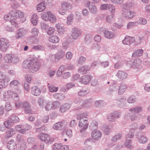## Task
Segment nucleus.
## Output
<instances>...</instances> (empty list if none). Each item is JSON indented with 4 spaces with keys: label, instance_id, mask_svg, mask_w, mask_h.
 <instances>
[{
    "label": "nucleus",
    "instance_id": "nucleus-1",
    "mask_svg": "<svg viewBox=\"0 0 150 150\" xmlns=\"http://www.w3.org/2000/svg\"><path fill=\"white\" fill-rule=\"evenodd\" d=\"M134 1L133 0H128L121 6L122 8L121 15L123 18L126 19H132L134 18L136 16V13L126 8H131L134 7Z\"/></svg>",
    "mask_w": 150,
    "mask_h": 150
},
{
    "label": "nucleus",
    "instance_id": "nucleus-2",
    "mask_svg": "<svg viewBox=\"0 0 150 150\" xmlns=\"http://www.w3.org/2000/svg\"><path fill=\"white\" fill-rule=\"evenodd\" d=\"M24 64L25 65L24 67L28 69L29 71L32 73H34L39 70L41 66V64L38 61L37 58H32L27 61Z\"/></svg>",
    "mask_w": 150,
    "mask_h": 150
},
{
    "label": "nucleus",
    "instance_id": "nucleus-3",
    "mask_svg": "<svg viewBox=\"0 0 150 150\" xmlns=\"http://www.w3.org/2000/svg\"><path fill=\"white\" fill-rule=\"evenodd\" d=\"M25 14L24 12L17 10L12 11L10 13L4 16V19L8 18H11L12 17L16 18H22L24 17Z\"/></svg>",
    "mask_w": 150,
    "mask_h": 150
},
{
    "label": "nucleus",
    "instance_id": "nucleus-4",
    "mask_svg": "<svg viewBox=\"0 0 150 150\" xmlns=\"http://www.w3.org/2000/svg\"><path fill=\"white\" fill-rule=\"evenodd\" d=\"M11 45L9 40L4 38H0V50L3 52H6Z\"/></svg>",
    "mask_w": 150,
    "mask_h": 150
},
{
    "label": "nucleus",
    "instance_id": "nucleus-5",
    "mask_svg": "<svg viewBox=\"0 0 150 150\" xmlns=\"http://www.w3.org/2000/svg\"><path fill=\"white\" fill-rule=\"evenodd\" d=\"M32 128L31 125L26 124L24 125H18L16 126L15 129L16 131L22 134H24L26 132L30 129Z\"/></svg>",
    "mask_w": 150,
    "mask_h": 150
},
{
    "label": "nucleus",
    "instance_id": "nucleus-6",
    "mask_svg": "<svg viewBox=\"0 0 150 150\" xmlns=\"http://www.w3.org/2000/svg\"><path fill=\"white\" fill-rule=\"evenodd\" d=\"M38 137L42 141H44L48 144L52 143V139L50 138L49 135L47 134L40 132L38 134Z\"/></svg>",
    "mask_w": 150,
    "mask_h": 150
},
{
    "label": "nucleus",
    "instance_id": "nucleus-7",
    "mask_svg": "<svg viewBox=\"0 0 150 150\" xmlns=\"http://www.w3.org/2000/svg\"><path fill=\"white\" fill-rule=\"evenodd\" d=\"M80 120L79 126L80 127L82 128L80 130V132L81 133H83L88 127V124L87 123L88 119L87 118H86L84 119H80Z\"/></svg>",
    "mask_w": 150,
    "mask_h": 150
},
{
    "label": "nucleus",
    "instance_id": "nucleus-8",
    "mask_svg": "<svg viewBox=\"0 0 150 150\" xmlns=\"http://www.w3.org/2000/svg\"><path fill=\"white\" fill-rule=\"evenodd\" d=\"M82 34L81 31L76 27H74L71 31V37L73 39L77 40Z\"/></svg>",
    "mask_w": 150,
    "mask_h": 150
},
{
    "label": "nucleus",
    "instance_id": "nucleus-9",
    "mask_svg": "<svg viewBox=\"0 0 150 150\" xmlns=\"http://www.w3.org/2000/svg\"><path fill=\"white\" fill-rule=\"evenodd\" d=\"M52 149L54 150H68V146L63 145L61 143H55L52 146Z\"/></svg>",
    "mask_w": 150,
    "mask_h": 150
},
{
    "label": "nucleus",
    "instance_id": "nucleus-10",
    "mask_svg": "<svg viewBox=\"0 0 150 150\" xmlns=\"http://www.w3.org/2000/svg\"><path fill=\"white\" fill-rule=\"evenodd\" d=\"M27 32V30L24 28H20L17 30L15 37L16 39H19L25 35Z\"/></svg>",
    "mask_w": 150,
    "mask_h": 150
},
{
    "label": "nucleus",
    "instance_id": "nucleus-11",
    "mask_svg": "<svg viewBox=\"0 0 150 150\" xmlns=\"http://www.w3.org/2000/svg\"><path fill=\"white\" fill-rule=\"evenodd\" d=\"M101 132L97 129L94 130L91 134L92 138L95 140H97L100 139L102 136Z\"/></svg>",
    "mask_w": 150,
    "mask_h": 150
},
{
    "label": "nucleus",
    "instance_id": "nucleus-12",
    "mask_svg": "<svg viewBox=\"0 0 150 150\" xmlns=\"http://www.w3.org/2000/svg\"><path fill=\"white\" fill-rule=\"evenodd\" d=\"M135 39L134 37L126 36L124 39L122 40V43L126 45H130L134 42Z\"/></svg>",
    "mask_w": 150,
    "mask_h": 150
},
{
    "label": "nucleus",
    "instance_id": "nucleus-13",
    "mask_svg": "<svg viewBox=\"0 0 150 150\" xmlns=\"http://www.w3.org/2000/svg\"><path fill=\"white\" fill-rule=\"evenodd\" d=\"M120 114L121 112H120L117 111H115L112 113L110 114V115L108 117V119L109 121L115 122V119L119 118Z\"/></svg>",
    "mask_w": 150,
    "mask_h": 150
},
{
    "label": "nucleus",
    "instance_id": "nucleus-14",
    "mask_svg": "<svg viewBox=\"0 0 150 150\" xmlns=\"http://www.w3.org/2000/svg\"><path fill=\"white\" fill-rule=\"evenodd\" d=\"M91 79V76L89 75H86L82 76L80 80V82L83 84L88 83Z\"/></svg>",
    "mask_w": 150,
    "mask_h": 150
},
{
    "label": "nucleus",
    "instance_id": "nucleus-15",
    "mask_svg": "<svg viewBox=\"0 0 150 150\" xmlns=\"http://www.w3.org/2000/svg\"><path fill=\"white\" fill-rule=\"evenodd\" d=\"M46 6V3L43 1L37 5L36 8L38 12H41L45 10Z\"/></svg>",
    "mask_w": 150,
    "mask_h": 150
},
{
    "label": "nucleus",
    "instance_id": "nucleus-16",
    "mask_svg": "<svg viewBox=\"0 0 150 150\" xmlns=\"http://www.w3.org/2000/svg\"><path fill=\"white\" fill-rule=\"evenodd\" d=\"M136 136L137 140L140 143H145L147 141V137L144 135L138 134H136Z\"/></svg>",
    "mask_w": 150,
    "mask_h": 150
},
{
    "label": "nucleus",
    "instance_id": "nucleus-17",
    "mask_svg": "<svg viewBox=\"0 0 150 150\" xmlns=\"http://www.w3.org/2000/svg\"><path fill=\"white\" fill-rule=\"evenodd\" d=\"M31 90V93L35 96H39L41 93L40 89L36 86H33Z\"/></svg>",
    "mask_w": 150,
    "mask_h": 150
},
{
    "label": "nucleus",
    "instance_id": "nucleus-18",
    "mask_svg": "<svg viewBox=\"0 0 150 150\" xmlns=\"http://www.w3.org/2000/svg\"><path fill=\"white\" fill-rule=\"evenodd\" d=\"M7 147L9 150H16L17 145L13 141L11 140L8 142Z\"/></svg>",
    "mask_w": 150,
    "mask_h": 150
},
{
    "label": "nucleus",
    "instance_id": "nucleus-19",
    "mask_svg": "<svg viewBox=\"0 0 150 150\" xmlns=\"http://www.w3.org/2000/svg\"><path fill=\"white\" fill-rule=\"evenodd\" d=\"M42 17V18H47V19H56L55 15L51 11H48L46 13H44Z\"/></svg>",
    "mask_w": 150,
    "mask_h": 150
},
{
    "label": "nucleus",
    "instance_id": "nucleus-20",
    "mask_svg": "<svg viewBox=\"0 0 150 150\" xmlns=\"http://www.w3.org/2000/svg\"><path fill=\"white\" fill-rule=\"evenodd\" d=\"M104 36L108 39H112L115 36V33L108 30H105L104 32Z\"/></svg>",
    "mask_w": 150,
    "mask_h": 150
},
{
    "label": "nucleus",
    "instance_id": "nucleus-21",
    "mask_svg": "<svg viewBox=\"0 0 150 150\" xmlns=\"http://www.w3.org/2000/svg\"><path fill=\"white\" fill-rule=\"evenodd\" d=\"M57 29V32L60 35H62L65 31V27L61 25L60 23H58L56 25Z\"/></svg>",
    "mask_w": 150,
    "mask_h": 150
},
{
    "label": "nucleus",
    "instance_id": "nucleus-22",
    "mask_svg": "<svg viewBox=\"0 0 150 150\" xmlns=\"http://www.w3.org/2000/svg\"><path fill=\"white\" fill-rule=\"evenodd\" d=\"M71 107L70 104L66 103L61 105L60 107V112H64L68 110Z\"/></svg>",
    "mask_w": 150,
    "mask_h": 150
},
{
    "label": "nucleus",
    "instance_id": "nucleus-23",
    "mask_svg": "<svg viewBox=\"0 0 150 150\" xmlns=\"http://www.w3.org/2000/svg\"><path fill=\"white\" fill-rule=\"evenodd\" d=\"M127 88V86L125 84L121 83L119 86L118 93L119 95H122L125 91Z\"/></svg>",
    "mask_w": 150,
    "mask_h": 150
},
{
    "label": "nucleus",
    "instance_id": "nucleus-24",
    "mask_svg": "<svg viewBox=\"0 0 150 150\" xmlns=\"http://www.w3.org/2000/svg\"><path fill=\"white\" fill-rule=\"evenodd\" d=\"M63 126V123L62 122H60L54 124L52 126V128L54 130H60L62 128Z\"/></svg>",
    "mask_w": 150,
    "mask_h": 150
},
{
    "label": "nucleus",
    "instance_id": "nucleus-25",
    "mask_svg": "<svg viewBox=\"0 0 150 150\" xmlns=\"http://www.w3.org/2000/svg\"><path fill=\"white\" fill-rule=\"evenodd\" d=\"M117 76L118 78L122 79H126L127 77V74L122 71H119Z\"/></svg>",
    "mask_w": 150,
    "mask_h": 150
},
{
    "label": "nucleus",
    "instance_id": "nucleus-26",
    "mask_svg": "<svg viewBox=\"0 0 150 150\" xmlns=\"http://www.w3.org/2000/svg\"><path fill=\"white\" fill-rule=\"evenodd\" d=\"M87 4L90 5L89 6V9L91 12L93 14H96L97 12V10L95 5L93 4L90 5V1L88 2Z\"/></svg>",
    "mask_w": 150,
    "mask_h": 150
},
{
    "label": "nucleus",
    "instance_id": "nucleus-27",
    "mask_svg": "<svg viewBox=\"0 0 150 150\" xmlns=\"http://www.w3.org/2000/svg\"><path fill=\"white\" fill-rule=\"evenodd\" d=\"M49 40L52 43H56L59 42V39L57 35H52L51 37H49Z\"/></svg>",
    "mask_w": 150,
    "mask_h": 150
},
{
    "label": "nucleus",
    "instance_id": "nucleus-28",
    "mask_svg": "<svg viewBox=\"0 0 150 150\" xmlns=\"http://www.w3.org/2000/svg\"><path fill=\"white\" fill-rule=\"evenodd\" d=\"M9 120L10 121V123H14L18 122L19 119L18 116H16L14 114H13L11 116Z\"/></svg>",
    "mask_w": 150,
    "mask_h": 150
},
{
    "label": "nucleus",
    "instance_id": "nucleus-29",
    "mask_svg": "<svg viewBox=\"0 0 150 150\" xmlns=\"http://www.w3.org/2000/svg\"><path fill=\"white\" fill-rule=\"evenodd\" d=\"M142 107L137 106L134 108H132L129 110V111L132 113H139L142 112Z\"/></svg>",
    "mask_w": 150,
    "mask_h": 150
},
{
    "label": "nucleus",
    "instance_id": "nucleus-30",
    "mask_svg": "<svg viewBox=\"0 0 150 150\" xmlns=\"http://www.w3.org/2000/svg\"><path fill=\"white\" fill-rule=\"evenodd\" d=\"M143 50L142 49H138L137 50L132 54V57H137L141 56L143 54Z\"/></svg>",
    "mask_w": 150,
    "mask_h": 150
},
{
    "label": "nucleus",
    "instance_id": "nucleus-31",
    "mask_svg": "<svg viewBox=\"0 0 150 150\" xmlns=\"http://www.w3.org/2000/svg\"><path fill=\"white\" fill-rule=\"evenodd\" d=\"M47 86L49 91L51 92H55L57 91L58 87H55L53 85L49 83H47Z\"/></svg>",
    "mask_w": 150,
    "mask_h": 150
},
{
    "label": "nucleus",
    "instance_id": "nucleus-32",
    "mask_svg": "<svg viewBox=\"0 0 150 150\" xmlns=\"http://www.w3.org/2000/svg\"><path fill=\"white\" fill-rule=\"evenodd\" d=\"M132 140L130 139H126L124 144V146L126 147L131 149L133 148V146L132 144Z\"/></svg>",
    "mask_w": 150,
    "mask_h": 150
},
{
    "label": "nucleus",
    "instance_id": "nucleus-33",
    "mask_svg": "<svg viewBox=\"0 0 150 150\" xmlns=\"http://www.w3.org/2000/svg\"><path fill=\"white\" fill-rule=\"evenodd\" d=\"M86 60V57L83 56H81L78 60L76 61V64L79 65H81L84 63Z\"/></svg>",
    "mask_w": 150,
    "mask_h": 150
},
{
    "label": "nucleus",
    "instance_id": "nucleus-34",
    "mask_svg": "<svg viewBox=\"0 0 150 150\" xmlns=\"http://www.w3.org/2000/svg\"><path fill=\"white\" fill-rule=\"evenodd\" d=\"M20 85L19 82L17 80H14L11 81L9 84L10 87L15 88L18 86Z\"/></svg>",
    "mask_w": 150,
    "mask_h": 150
},
{
    "label": "nucleus",
    "instance_id": "nucleus-35",
    "mask_svg": "<svg viewBox=\"0 0 150 150\" xmlns=\"http://www.w3.org/2000/svg\"><path fill=\"white\" fill-rule=\"evenodd\" d=\"M65 54L64 52L63 51H60L56 54L55 58L57 59H60L64 57Z\"/></svg>",
    "mask_w": 150,
    "mask_h": 150
},
{
    "label": "nucleus",
    "instance_id": "nucleus-36",
    "mask_svg": "<svg viewBox=\"0 0 150 150\" xmlns=\"http://www.w3.org/2000/svg\"><path fill=\"white\" fill-rule=\"evenodd\" d=\"M32 49L34 50H44L45 49V47L42 45H38L34 46L32 48Z\"/></svg>",
    "mask_w": 150,
    "mask_h": 150
},
{
    "label": "nucleus",
    "instance_id": "nucleus-37",
    "mask_svg": "<svg viewBox=\"0 0 150 150\" xmlns=\"http://www.w3.org/2000/svg\"><path fill=\"white\" fill-rule=\"evenodd\" d=\"M102 129L103 133L106 135L108 134L110 130V128L106 125H104L102 128Z\"/></svg>",
    "mask_w": 150,
    "mask_h": 150
},
{
    "label": "nucleus",
    "instance_id": "nucleus-38",
    "mask_svg": "<svg viewBox=\"0 0 150 150\" xmlns=\"http://www.w3.org/2000/svg\"><path fill=\"white\" fill-rule=\"evenodd\" d=\"M12 55L11 54H6L4 56V60L5 62L11 63V60Z\"/></svg>",
    "mask_w": 150,
    "mask_h": 150
},
{
    "label": "nucleus",
    "instance_id": "nucleus-39",
    "mask_svg": "<svg viewBox=\"0 0 150 150\" xmlns=\"http://www.w3.org/2000/svg\"><path fill=\"white\" fill-rule=\"evenodd\" d=\"M16 93L14 91H13L11 90H8L7 91L6 94L8 97L9 98H12L13 97H15V95Z\"/></svg>",
    "mask_w": 150,
    "mask_h": 150
},
{
    "label": "nucleus",
    "instance_id": "nucleus-40",
    "mask_svg": "<svg viewBox=\"0 0 150 150\" xmlns=\"http://www.w3.org/2000/svg\"><path fill=\"white\" fill-rule=\"evenodd\" d=\"M108 9L111 12L112 14L113 15L115 12V6L112 4H109Z\"/></svg>",
    "mask_w": 150,
    "mask_h": 150
},
{
    "label": "nucleus",
    "instance_id": "nucleus-41",
    "mask_svg": "<svg viewBox=\"0 0 150 150\" xmlns=\"http://www.w3.org/2000/svg\"><path fill=\"white\" fill-rule=\"evenodd\" d=\"M16 21V19H8V21L11 23V25L16 28H18L19 27L18 23Z\"/></svg>",
    "mask_w": 150,
    "mask_h": 150
},
{
    "label": "nucleus",
    "instance_id": "nucleus-42",
    "mask_svg": "<svg viewBox=\"0 0 150 150\" xmlns=\"http://www.w3.org/2000/svg\"><path fill=\"white\" fill-rule=\"evenodd\" d=\"M98 122L96 121H93L92 122L90 127L92 129H96L98 128Z\"/></svg>",
    "mask_w": 150,
    "mask_h": 150
},
{
    "label": "nucleus",
    "instance_id": "nucleus-43",
    "mask_svg": "<svg viewBox=\"0 0 150 150\" xmlns=\"http://www.w3.org/2000/svg\"><path fill=\"white\" fill-rule=\"evenodd\" d=\"M136 98L135 96H129L127 99V102L129 103H132L135 102Z\"/></svg>",
    "mask_w": 150,
    "mask_h": 150
},
{
    "label": "nucleus",
    "instance_id": "nucleus-44",
    "mask_svg": "<svg viewBox=\"0 0 150 150\" xmlns=\"http://www.w3.org/2000/svg\"><path fill=\"white\" fill-rule=\"evenodd\" d=\"M14 134L13 130L12 129H9L6 132V137L8 138L11 137Z\"/></svg>",
    "mask_w": 150,
    "mask_h": 150
},
{
    "label": "nucleus",
    "instance_id": "nucleus-45",
    "mask_svg": "<svg viewBox=\"0 0 150 150\" xmlns=\"http://www.w3.org/2000/svg\"><path fill=\"white\" fill-rule=\"evenodd\" d=\"M1 81L3 86L5 88L8 85V83L10 81V79L8 78H4Z\"/></svg>",
    "mask_w": 150,
    "mask_h": 150
},
{
    "label": "nucleus",
    "instance_id": "nucleus-46",
    "mask_svg": "<svg viewBox=\"0 0 150 150\" xmlns=\"http://www.w3.org/2000/svg\"><path fill=\"white\" fill-rule=\"evenodd\" d=\"M11 63H13L18 62L19 61V58L17 56L14 55H12L11 60Z\"/></svg>",
    "mask_w": 150,
    "mask_h": 150
},
{
    "label": "nucleus",
    "instance_id": "nucleus-47",
    "mask_svg": "<svg viewBox=\"0 0 150 150\" xmlns=\"http://www.w3.org/2000/svg\"><path fill=\"white\" fill-rule=\"evenodd\" d=\"M31 33L33 36H37L39 33V30L37 28H33L32 29Z\"/></svg>",
    "mask_w": 150,
    "mask_h": 150
},
{
    "label": "nucleus",
    "instance_id": "nucleus-48",
    "mask_svg": "<svg viewBox=\"0 0 150 150\" xmlns=\"http://www.w3.org/2000/svg\"><path fill=\"white\" fill-rule=\"evenodd\" d=\"M139 59L134 60L133 62L132 66L135 67L136 68H138L140 64V62Z\"/></svg>",
    "mask_w": 150,
    "mask_h": 150
},
{
    "label": "nucleus",
    "instance_id": "nucleus-49",
    "mask_svg": "<svg viewBox=\"0 0 150 150\" xmlns=\"http://www.w3.org/2000/svg\"><path fill=\"white\" fill-rule=\"evenodd\" d=\"M88 93V91L86 90L82 89L80 90L78 92L79 96H83L86 95Z\"/></svg>",
    "mask_w": 150,
    "mask_h": 150
},
{
    "label": "nucleus",
    "instance_id": "nucleus-50",
    "mask_svg": "<svg viewBox=\"0 0 150 150\" xmlns=\"http://www.w3.org/2000/svg\"><path fill=\"white\" fill-rule=\"evenodd\" d=\"M109 4H101L100 6V9L102 10H107Z\"/></svg>",
    "mask_w": 150,
    "mask_h": 150
},
{
    "label": "nucleus",
    "instance_id": "nucleus-51",
    "mask_svg": "<svg viewBox=\"0 0 150 150\" xmlns=\"http://www.w3.org/2000/svg\"><path fill=\"white\" fill-rule=\"evenodd\" d=\"M16 139L17 140L20 142L24 141V140L23 136L21 134H18L17 135Z\"/></svg>",
    "mask_w": 150,
    "mask_h": 150
},
{
    "label": "nucleus",
    "instance_id": "nucleus-52",
    "mask_svg": "<svg viewBox=\"0 0 150 150\" xmlns=\"http://www.w3.org/2000/svg\"><path fill=\"white\" fill-rule=\"evenodd\" d=\"M114 15L112 14H105L103 15V18L105 19H111L113 18Z\"/></svg>",
    "mask_w": 150,
    "mask_h": 150
},
{
    "label": "nucleus",
    "instance_id": "nucleus-53",
    "mask_svg": "<svg viewBox=\"0 0 150 150\" xmlns=\"http://www.w3.org/2000/svg\"><path fill=\"white\" fill-rule=\"evenodd\" d=\"M92 48L95 49L97 51H99L100 48V45L97 43H95L93 45Z\"/></svg>",
    "mask_w": 150,
    "mask_h": 150
},
{
    "label": "nucleus",
    "instance_id": "nucleus-54",
    "mask_svg": "<svg viewBox=\"0 0 150 150\" xmlns=\"http://www.w3.org/2000/svg\"><path fill=\"white\" fill-rule=\"evenodd\" d=\"M60 105V103L58 101H54L52 104V108L54 109Z\"/></svg>",
    "mask_w": 150,
    "mask_h": 150
},
{
    "label": "nucleus",
    "instance_id": "nucleus-55",
    "mask_svg": "<svg viewBox=\"0 0 150 150\" xmlns=\"http://www.w3.org/2000/svg\"><path fill=\"white\" fill-rule=\"evenodd\" d=\"M52 108V103L50 102L47 103L45 107V109L47 111H49Z\"/></svg>",
    "mask_w": 150,
    "mask_h": 150
},
{
    "label": "nucleus",
    "instance_id": "nucleus-56",
    "mask_svg": "<svg viewBox=\"0 0 150 150\" xmlns=\"http://www.w3.org/2000/svg\"><path fill=\"white\" fill-rule=\"evenodd\" d=\"M35 139L32 137L28 138L27 139V142L30 145L34 144L35 142Z\"/></svg>",
    "mask_w": 150,
    "mask_h": 150
},
{
    "label": "nucleus",
    "instance_id": "nucleus-57",
    "mask_svg": "<svg viewBox=\"0 0 150 150\" xmlns=\"http://www.w3.org/2000/svg\"><path fill=\"white\" fill-rule=\"evenodd\" d=\"M110 1L113 4H120L124 1V0H110Z\"/></svg>",
    "mask_w": 150,
    "mask_h": 150
},
{
    "label": "nucleus",
    "instance_id": "nucleus-58",
    "mask_svg": "<svg viewBox=\"0 0 150 150\" xmlns=\"http://www.w3.org/2000/svg\"><path fill=\"white\" fill-rule=\"evenodd\" d=\"M62 47L64 49H67L68 47V43L66 40L63 41L62 43Z\"/></svg>",
    "mask_w": 150,
    "mask_h": 150
},
{
    "label": "nucleus",
    "instance_id": "nucleus-59",
    "mask_svg": "<svg viewBox=\"0 0 150 150\" xmlns=\"http://www.w3.org/2000/svg\"><path fill=\"white\" fill-rule=\"evenodd\" d=\"M62 7L65 9H66L67 8L69 7V4L66 2L64 1L62 2Z\"/></svg>",
    "mask_w": 150,
    "mask_h": 150
},
{
    "label": "nucleus",
    "instance_id": "nucleus-60",
    "mask_svg": "<svg viewBox=\"0 0 150 150\" xmlns=\"http://www.w3.org/2000/svg\"><path fill=\"white\" fill-rule=\"evenodd\" d=\"M100 64L101 66L103 68L108 67L109 65V62L108 61L100 62Z\"/></svg>",
    "mask_w": 150,
    "mask_h": 150
},
{
    "label": "nucleus",
    "instance_id": "nucleus-61",
    "mask_svg": "<svg viewBox=\"0 0 150 150\" xmlns=\"http://www.w3.org/2000/svg\"><path fill=\"white\" fill-rule=\"evenodd\" d=\"M54 29L53 28L50 27L47 31V33L49 35L52 34L54 33Z\"/></svg>",
    "mask_w": 150,
    "mask_h": 150
},
{
    "label": "nucleus",
    "instance_id": "nucleus-62",
    "mask_svg": "<svg viewBox=\"0 0 150 150\" xmlns=\"http://www.w3.org/2000/svg\"><path fill=\"white\" fill-rule=\"evenodd\" d=\"M41 26L42 29L44 30H47L49 27V26L47 24L44 23H41Z\"/></svg>",
    "mask_w": 150,
    "mask_h": 150
},
{
    "label": "nucleus",
    "instance_id": "nucleus-63",
    "mask_svg": "<svg viewBox=\"0 0 150 150\" xmlns=\"http://www.w3.org/2000/svg\"><path fill=\"white\" fill-rule=\"evenodd\" d=\"M25 78L27 82L30 83L32 80V77L31 75H25Z\"/></svg>",
    "mask_w": 150,
    "mask_h": 150
},
{
    "label": "nucleus",
    "instance_id": "nucleus-64",
    "mask_svg": "<svg viewBox=\"0 0 150 150\" xmlns=\"http://www.w3.org/2000/svg\"><path fill=\"white\" fill-rule=\"evenodd\" d=\"M144 89L146 91L150 92V83L146 84L144 86Z\"/></svg>",
    "mask_w": 150,
    "mask_h": 150
}]
</instances>
